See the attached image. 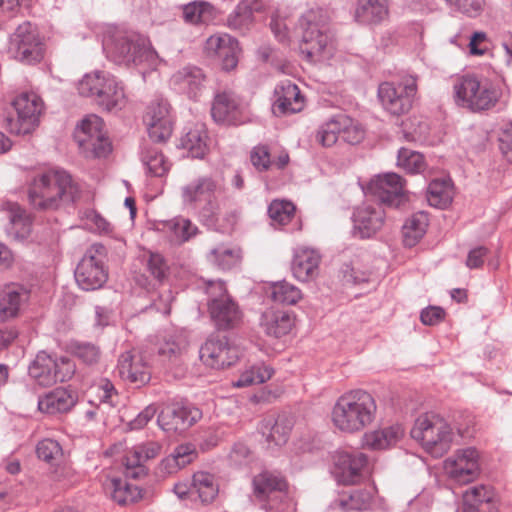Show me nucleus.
<instances>
[{"label": "nucleus", "mask_w": 512, "mask_h": 512, "mask_svg": "<svg viewBox=\"0 0 512 512\" xmlns=\"http://www.w3.org/2000/svg\"><path fill=\"white\" fill-rule=\"evenodd\" d=\"M103 50L108 60L116 65L135 68L145 76L156 70L161 59L149 38L135 30L111 27L104 34Z\"/></svg>", "instance_id": "1"}, {"label": "nucleus", "mask_w": 512, "mask_h": 512, "mask_svg": "<svg viewBox=\"0 0 512 512\" xmlns=\"http://www.w3.org/2000/svg\"><path fill=\"white\" fill-rule=\"evenodd\" d=\"M80 194L78 184L63 169H48L36 174L28 186L30 205L39 211H54L74 202Z\"/></svg>", "instance_id": "2"}, {"label": "nucleus", "mask_w": 512, "mask_h": 512, "mask_svg": "<svg viewBox=\"0 0 512 512\" xmlns=\"http://www.w3.org/2000/svg\"><path fill=\"white\" fill-rule=\"evenodd\" d=\"M377 405L373 396L362 389L343 394L332 410L334 425L344 432H358L370 425L376 416Z\"/></svg>", "instance_id": "3"}, {"label": "nucleus", "mask_w": 512, "mask_h": 512, "mask_svg": "<svg viewBox=\"0 0 512 512\" xmlns=\"http://www.w3.org/2000/svg\"><path fill=\"white\" fill-rule=\"evenodd\" d=\"M300 51L309 61L321 57L332 45L333 33L328 12L321 7L306 10L299 18Z\"/></svg>", "instance_id": "4"}, {"label": "nucleus", "mask_w": 512, "mask_h": 512, "mask_svg": "<svg viewBox=\"0 0 512 512\" xmlns=\"http://www.w3.org/2000/svg\"><path fill=\"white\" fill-rule=\"evenodd\" d=\"M221 185L210 175L199 176L181 187L182 204L186 209L198 211L205 220H214L219 213L218 195Z\"/></svg>", "instance_id": "5"}, {"label": "nucleus", "mask_w": 512, "mask_h": 512, "mask_svg": "<svg viewBox=\"0 0 512 512\" xmlns=\"http://www.w3.org/2000/svg\"><path fill=\"white\" fill-rule=\"evenodd\" d=\"M77 90L81 96L92 98L107 111L120 108L125 102L122 83L106 71L96 70L85 74L78 82Z\"/></svg>", "instance_id": "6"}, {"label": "nucleus", "mask_w": 512, "mask_h": 512, "mask_svg": "<svg viewBox=\"0 0 512 512\" xmlns=\"http://www.w3.org/2000/svg\"><path fill=\"white\" fill-rule=\"evenodd\" d=\"M410 433L435 458L442 457L450 449L453 439V430L449 423L435 413L419 416Z\"/></svg>", "instance_id": "7"}, {"label": "nucleus", "mask_w": 512, "mask_h": 512, "mask_svg": "<svg viewBox=\"0 0 512 512\" xmlns=\"http://www.w3.org/2000/svg\"><path fill=\"white\" fill-rule=\"evenodd\" d=\"M252 501L265 512H292L287 482L279 474L263 471L252 479Z\"/></svg>", "instance_id": "8"}, {"label": "nucleus", "mask_w": 512, "mask_h": 512, "mask_svg": "<svg viewBox=\"0 0 512 512\" xmlns=\"http://www.w3.org/2000/svg\"><path fill=\"white\" fill-rule=\"evenodd\" d=\"M453 91L455 103L472 112L490 109L499 96L498 91L488 79L469 73L456 79Z\"/></svg>", "instance_id": "9"}, {"label": "nucleus", "mask_w": 512, "mask_h": 512, "mask_svg": "<svg viewBox=\"0 0 512 512\" xmlns=\"http://www.w3.org/2000/svg\"><path fill=\"white\" fill-rule=\"evenodd\" d=\"M207 307L211 321L218 330H229L238 326L242 312L229 295L226 285L221 280L207 282Z\"/></svg>", "instance_id": "10"}, {"label": "nucleus", "mask_w": 512, "mask_h": 512, "mask_svg": "<svg viewBox=\"0 0 512 512\" xmlns=\"http://www.w3.org/2000/svg\"><path fill=\"white\" fill-rule=\"evenodd\" d=\"M108 250L101 243L92 244L77 264L74 277L77 285L84 291H95L108 280Z\"/></svg>", "instance_id": "11"}, {"label": "nucleus", "mask_w": 512, "mask_h": 512, "mask_svg": "<svg viewBox=\"0 0 512 512\" xmlns=\"http://www.w3.org/2000/svg\"><path fill=\"white\" fill-rule=\"evenodd\" d=\"M74 372L75 366L69 358L45 350L39 351L28 366L29 377L42 387L68 381Z\"/></svg>", "instance_id": "12"}, {"label": "nucleus", "mask_w": 512, "mask_h": 512, "mask_svg": "<svg viewBox=\"0 0 512 512\" xmlns=\"http://www.w3.org/2000/svg\"><path fill=\"white\" fill-rule=\"evenodd\" d=\"M103 128L102 118L94 114L77 125L74 140L86 158H102L111 152V143Z\"/></svg>", "instance_id": "13"}, {"label": "nucleus", "mask_w": 512, "mask_h": 512, "mask_svg": "<svg viewBox=\"0 0 512 512\" xmlns=\"http://www.w3.org/2000/svg\"><path fill=\"white\" fill-rule=\"evenodd\" d=\"M15 116L6 119V127L11 134L28 135L39 125V117L43 110L42 99L35 93L24 92L18 95L13 103Z\"/></svg>", "instance_id": "14"}, {"label": "nucleus", "mask_w": 512, "mask_h": 512, "mask_svg": "<svg viewBox=\"0 0 512 512\" xmlns=\"http://www.w3.org/2000/svg\"><path fill=\"white\" fill-rule=\"evenodd\" d=\"M417 93V82L413 76H406L400 82H383L378 87V98L383 108L394 116L410 111Z\"/></svg>", "instance_id": "15"}, {"label": "nucleus", "mask_w": 512, "mask_h": 512, "mask_svg": "<svg viewBox=\"0 0 512 512\" xmlns=\"http://www.w3.org/2000/svg\"><path fill=\"white\" fill-rule=\"evenodd\" d=\"M9 53L26 64L39 62L43 57V48L37 27L29 21L19 24L10 36Z\"/></svg>", "instance_id": "16"}, {"label": "nucleus", "mask_w": 512, "mask_h": 512, "mask_svg": "<svg viewBox=\"0 0 512 512\" xmlns=\"http://www.w3.org/2000/svg\"><path fill=\"white\" fill-rule=\"evenodd\" d=\"M202 417L199 408L186 400L173 401L165 405L157 416L159 427L166 432H183Z\"/></svg>", "instance_id": "17"}, {"label": "nucleus", "mask_w": 512, "mask_h": 512, "mask_svg": "<svg viewBox=\"0 0 512 512\" xmlns=\"http://www.w3.org/2000/svg\"><path fill=\"white\" fill-rule=\"evenodd\" d=\"M149 138L155 143L166 142L173 130L170 105L167 100L156 97L151 101L143 117Z\"/></svg>", "instance_id": "18"}, {"label": "nucleus", "mask_w": 512, "mask_h": 512, "mask_svg": "<svg viewBox=\"0 0 512 512\" xmlns=\"http://www.w3.org/2000/svg\"><path fill=\"white\" fill-rule=\"evenodd\" d=\"M199 356L206 366L223 369L236 363L239 351L226 336L211 335L200 347Z\"/></svg>", "instance_id": "19"}, {"label": "nucleus", "mask_w": 512, "mask_h": 512, "mask_svg": "<svg viewBox=\"0 0 512 512\" xmlns=\"http://www.w3.org/2000/svg\"><path fill=\"white\" fill-rule=\"evenodd\" d=\"M363 190L387 206L397 207L404 198L403 179L394 172L375 176Z\"/></svg>", "instance_id": "20"}, {"label": "nucleus", "mask_w": 512, "mask_h": 512, "mask_svg": "<svg viewBox=\"0 0 512 512\" xmlns=\"http://www.w3.org/2000/svg\"><path fill=\"white\" fill-rule=\"evenodd\" d=\"M206 82V75L201 68L187 65L173 73L169 85L177 94L196 101L206 89Z\"/></svg>", "instance_id": "21"}, {"label": "nucleus", "mask_w": 512, "mask_h": 512, "mask_svg": "<svg viewBox=\"0 0 512 512\" xmlns=\"http://www.w3.org/2000/svg\"><path fill=\"white\" fill-rule=\"evenodd\" d=\"M444 469L455 482L461 484L472 482L479 472L477 450L469 447L459 451L454 458L445 461Z\"/></svg>", "instance_id": "22"}, {"label": "nucleus", "mask_w": 512, "mask_h": 512, "mask_svg": "<svg viewBox=\"0 0 512 512\" xmlns=\"http://www.w3.org/2000/svg\"><path fill=\"white\" fill-rule=\"evenodd\" d=\"M351 219L353 235L361 239L370 238L382 228L385 212L379 204H363L354 209Z\"/></svg>", "instance_id": "23"}, {"label": "nucleus", "mask_w": 512, "mask_h": 512, "mask_svg": "<svg viewBox=\"0 0 512 512\" xmlns=\"http://www.w3.org/2000/svg\"><path fill=\"white\" fill-rule=\"evenodd\" d=\"M1 207L7 219L5 225L7 236L18 243L28 242L32 235L31 216L16 202H4Z\"/></svg>", "instance_id": "24"}, {"label": "nucleus", "mask_w": 512, "mask_h": 512, "mask_svg": "<svg viewBox=\"0 0 512 512\" xmlns=\"http://www.w3.org/2000/svg\"><path fill=\"white\" fill-rule=\"evenodd\" d=\"M303 107V96L295 83L283 80L275 86L272 98V112L275 116L294 114L300 112Z\"/></svg>", "instance_id": "25"}, {"label": "nucleus", "mask_w": 512, "mask_h": 512, "mask_svg": "<svg viewBox=\"0 0 512 512\" xmlns=\"http://www.w3.org/2000/svg\"><path fill=\"white\" fill-rule=\"evenodd\" d=\"M119 376L130 383L141 387L151 379L148 364L141 354L126 351L119 356L117 365Z\"/></svg>", "instance_id": "26"}, {"label": "nucleus", "mask_w": 512, "mask_h": 512, "mask_svg": "<svg viewBox=\"0 0 512 512\" xmlns=\"http://www.w3.org/2000/svg\"><path fill=\"white\" fill-rule=\"evenodd\" d=\"M368 458L364 453H341L336 462V476L339 482L352 485L360 482L366 472Z\"/></svg>", "instance_id": "27"}, {"label": "nucleus", "mask_w": 512, "mask_h": 512, "mask_svg": "<svg viewBox=\"0 0 512 512\" xmlns=\"http://www.w3.org/2000/svg\"><path fill=\"white\" fill-rule=\"evenodd\" d=\"M209 55L216 56L222 62V68L230 71L237 66L239 45L238 41L228 34L212 35L205 44Z\"/></svg>", "instance_id": "28"}, {"label": "nucleus", "mask_w": 512, "mask_h": 512, "mask_svg": "<svg viewBox=\"0 0 512 512\" xmlns=\"http://www.w3.org/2000/svg\"><path fill=\"white\" fill-rule=\"evenodd\" d=\"M259 325L266 335L281 338L290 333L295 325V318L288 310L270 307L262 312Z\"/></svg>", "instance_id": "29"}, {"label": "nucleus", "mask_w": 512, "mask_h": 512, "mask_svg": "<svg viewBox=\"0 0 512 512\" xmlns=\"http://www.w3.org/2000/svg\"><path fill=\"white\" fill-rule=\"evenodd\" d=\"M29 297V290L20 284L12 283L0 288V322L18 316Z\"/></svg>", "instance_id": "30"}, {"label": "nucleus", "mask_w": 512, "mask_h": 512, "mask_svg": "<svg viewBox=\"0 0 512 512\" xmlns=\"http://www.w3.org/2000/svg\"><path fill=\"white\" fill-rule=\"evenodd\" d=\"M462 512H498L493 491L485 485H475L463 492Z\"/></svg>", "instance_id": "31"}, {"label": "nucleus", "mask_w": 512, "mask_h": 512, "mask_svg": "<svg viewBox=\"0 0 512 512\" xmlns=\"http://www.w3.org/2000/svg\"><path fill=\"white\" fill-rule=\"evenodd\" d=\"M240 104L236 95L232 92L217 93L214 97L211 116L217 123L237 125L239 119Z\"/></svg>", "instance_id": "32"}, {"label": "nucleus", "mask_w": 512, "mask_h": 512, "mask_svg": "<svg viewBox=\"0 0 512 512\" xmlns=\"http://www.w3.org/2000/svg\"><path fill=\"white\" fill-rule=\"evenodd\" d=\"M182 19L189 25H208L214 23L220 10L212 3L205 0H194L180 6Z\"/></svg>", "instance_id": "33"}, {"label": "nucleus", "mask_w": 512, "mask_h": 512, "mask_svg": "<svg viewBox=\"0 0 512 512\" xmlns=\"http://www.w3.org/2000/svg\"><path fill=\"white\" fill-rule=\"evenodd\" d=\"M293 424L289 415L279 414L276 418H265L261 422L260 432L269 444L281 446L288 441Z\"/></svg>", "instance_id": "34"}, {"label": "nucleus", "mask_w": 512, "mask_h": 512, "mask_svg": "<svg viewBox=\"0 0 512 512\" xmlns=\"http://www.w3.org/2000/svg\"><path fill=\"white\" fill-rule=\"evenodd\" d=\"M390 0H357L355 20L364 25H379L389 17Z\"/></svg>", "instance_id": "35"}, {"label": "nucleus", "mask_w": 512, "mask_h": 512, "mask_svg": "<svg viewBox=\"0 0 512 512\" xmlns=\"http://www.w3.org/2000/svg\"><path fill=\"white\" fill-rule=\"evenodd\" d=\"M320 263V255L310 248H299L295 251L291 264L293 276L302 282L313 279Z\"/></svg>", "instance_id": "36"}, {"label": "nucleus", "mask_w": 512, "mask_h": 512, "mask_svg": "<svg viewBox=\"0 0 512 512\" xmlns=\"http://www.w3.org/2000/svg\"><path fill=\"white\" fill-rule=\"evenodd\" d=\"M76 404V395L66 388H56L38 399V408L47 414L66 413Z\"/></svg>", "instance_id": "37"}, {"label": "nucleus", "mask_w": 512, "mask_h": 512, "mask_svg": "<svg viewBox=\"0 0 512 512\" xmlns=\"http://www.w3.org/2000/svg\"><path fill=\"white\" fill-rule=\"evenodd\" d=\"M207 140L205 126L195 124L180 138V147L187 151L189 157L203 159L208 151Z\"/></svg>", "instance_id": "38"}, {"label": "nucleus", "mask_w": 512, "mask_h": 512, "mask_svg": "<svg viewBox=\"0 0 512 512\" xmlns=\"http://www.w3.org/2000/svg\"><path fill=\"white\" fill-rule=\"evenodd\" d=\"M347 123H350V116L342 112L327 118L317 130V142L323 147L333 146L342 136L343 127H346Z\"/></svg>", "instance_id": "39"}, {"label": "nucleus", "mask_w": 512, "mask_h": 512, "mask_svg": "<svg viewBox=\"0 0 512 512\" xmlns=\"http://www.w3.org/2000/svg\"><path fill=\"white\" fill-rule=\"evenodd\" d=\"M403 436V429L399 425H392L382 429L365 433L363 446L372 450H383L395 445Z\"/></svg>", "instance_id": "40"}, {"label": "nucleus", "mask_w": 512, "mask_h": 512, "mask_svg": "<svg viewBox=\"0 0 512 512\" xmlns=\"http://www.w3.org/2000/svg\"><path fill=\"white\" fill-rule=\"evenodd\" d=\"M194 501L199 500L202 504L212 503L219 493V484L211 473L198 471L193 474Z\"/></svg>", "instance_id": "41"}, {"label": "nucleus", "mask_w": 512, "mask_h": 512, "mask_svg": "<svg viewBox=\"0 0 512 512\" xmlns=\"http://www.w3.org/2000/svg\"><path fill=\"white\" fill-rule=\"evenodd\" d=\"M258 7L250 0L240 2L227 18V26L242 35L246 34L252 27L254 11Z\"/></svg>", "instance_id": "42"}, {"label": "nucleus", "mask_w": 512, "mask_h": 512, "mask_svg": "<svg viewBox=\"0 0 512 512\" xmlns=\"http://www.w3.org/2000/svg\"><path fill=\"white\" fill-rule=\"evenodd\" d=\"M429 219L427 213L419 211L406 219L402 227L403 243L406 247H414L425 235Z\"/></svg>", "instance_id": "43"}, {"label": "nucleus", "mask_w": 512, "mask_h": 512, "mask_svg": "<svg viewBox=\"0 0 512 512\" xmlns=\"http://www.w3.org/2000/svg\"><path fill=\"white\" fill-rule=\"evenodd\" d=\"M372 501L373 496L370 491L353 490L348 496L343 495L334 500L331 507L342 512L366 511L370 509Z\"/></svg>", "instance_id": "44"}, {"label": "nucleus", "mask_w": 512, "mask_h": 512, "mask_svg": "<svg viewBox=\"0 0 512 512\" xmlns=\"http://www.w3.org/2000/svg\"><path fill=\"white\" fill-rule=\"evenodd\" d=\"M140 157L146 173L150 176L163 177L170 169V164L162 152L154 146L143 144Z\"/></svg>", "instance_id": "45"}, {"label": "nucleus", "mask_w": 512, "mask_h": 512, "mask_svg": "<svg viewBox=\"0 0 512 512\" xmlns=\"http://www.w3.org/2000/svg\"><path fill=\"white\" fill-rule=\"evenodd\" d=\"M188 346V339L183 331L166 334L159 344L158 355L162 361H174Z\"/></svg>", "instance_id": "46"}, {"label": "nucleus", "mask_w": 512, "mask_h": 512, "mask_svg": "<svg viewBox=\"0 0 512 512\" xmlns=\"http://www.w3.org/2000/svg\"><path fill=\"white\" fill-rule=\"evenodd\" d=\"M169 240L174 245H180L189 241L198 232V228L189 219L177 217L164 225Z\"/></svg>", "instance_id": "47"}, {"label": "nucleus", "mask_w": 512, "mask_h": 512, "mask_svg": "<svg viewBox=\"0 0 512 512\" xmlns=\"http://www.w3.org/2000/svg\"><path fill=\"white\" fill-rule=\"evenodd\" d=\"M273 302L282 305H295L301 298V290L286 280L273 282L267 290Z\"/></svg>", "instance_id": "48"}, {"label": "nucleus", "mask_w": 512, "mask_h": 512, "mask_svg": "<svg viewBox=\"0 0 512 512\" xmlns=\"http://www.w3.org/2000/svg\"><path fill=\"white\" fill-rule=\"evenodd\" d=\"M427 201L429 205L444 209L452 202L450 183L444 179L432 180L427 188Z\"/></svg>", "instance_id": "49"}, {"label": "nucleus", "mask_w": 512, "mask_h": 512, "mask_svg": "<svg viewBox=\"0 0 512 512\" xmlns=\"http://www.w3.org/2000/svg\"><path fill=\"white\" fill-rule=\"evenodd\" d=\"M109 490L112 499L120 505L133 503L140 498L138 487L128 483L126 479H111Z\"/></svg>", "instance_id": "50"}, {"label": "nucleus", "mask_w": 512, "mask_h": 512, "mask_svg": "<svg viewBox=\"0 0 512 512\" xmlns=\"http://www.w3.org/2000/svg\"><path fill=\"white\" fill-rule=\"evenodd\" d=\"M274 373V370L264 363L252 365L249 369L243 371L239 378L234 382L235 387H248L255 384H262L268 381Z\"/></svg>", "instance_id": "51"}, {"label": "nucleus", "mask_w": 512, "mask_h": 512, "mask_svg": "<svg viewBox=\"0 0 512 512\" xmlns=\"http://www.w3.org/2000/svg\"><path fill=\"white\" fill-rule=\"evenodd\" d=\"M295 205L291 201L273 200L268 206V215L274 227H282L295 217Z\"/></svg>", "instance_id": "52"}, {"label": "nucleus", "mask_w": 512, "mask_h": 512, "mask_svg": "<svg viewBox=\"0 0 512 512\" xmlns=\"http://www.w3.org/2000/svg\"><path fill=\"white\" fill-rule=\"evenodd\" d=\"M208 260L221 270H230L239 262L240 251L220 245L209 252Z\"/></svg>", "instance_id": "53"}, {"label": "nucleus", "mask_w": 512, "mask_h": 512, "mask_svg": "<svg viewBox=\"0 0 512 512\" xmlns=\"http://www.w3.org/2000/svg\"><path fill=\"white\" fill-rule=\"evenodd\" d=\"M397 165L410 174L422 173L426 168L424 156L408 148L398 150Z\"/></svg>", "instance_id": "54"}, {"label": "nucleus", "mask_w": 512, "mask_h": 512, "mask_svg": "<svg viewBox=\"0 0 512 512\" xmlns=\"http://www.w3.org/2000/svg\"><path fill=\"white\" fill-rule=\"evenodd\" d=\"M70 350L82 363L89 366L97 364L101 356L100 348L92 342L72 341Z\"/></svg>", "instance_id": "55"}, {"label": "nucleus", "mask_w": 512, "mask_h": 512, "mask_svg": "<svg viewBox=\"0 0 512 512\" xmlns=\"http://www.w3.org/2000/svg\"><path fill=\"white\" fill-rule=\"evenodd\" d=\"M144 459L140 455L137 447H133L128 451L124 458L125 475L128 478L139 479L147 474L146 467L144 466Z\"/></svg>", "instance_id": "56"}, {"label": "nucleus", "mask_w": 512, "mask_h": 512, "mask_svg": "<svg viewBox=\"0 0 512 512\" xmlns=\"http://www.w3.org/2000/svg\"><path fill=\"white\" fill-rule=\"evenodd\" d=\"M36 454L39 459L53 464L62 457L63 451L56 440L43 439L37 444Z\"/></svg>", "instance_id": "57"}, {"label": "nucleus", "mask_w": 512, "mask_h": 512, "mask_svg": "<svg viewBox=\"0 0 512 512\" xmlns=\"http://www.w3.org/2000/svg\"><path fill=\"white\" fill-rule=\"evenodd\" d=\"M84 225L93 232L108 234L111 232V224L94 209H86L81 212Z\"/></svg>", "instance_id": "58"}, {"label": "nucleus", "mask_w": 512, "mask_h": 512, "mask_svg": "<svg viewBox=\"0 0 512 512\" xmlns=\"http://www.w3.org/2000/svg\"><path fill=\"white\" fill-rule=\"evenodd\" d=\"M454 10L470 18H476L484 10L485 0H445Z\"/></svg>", "instance_id": "59"}, {"label": "nucleus", "mask_w": 512, "mask_h": 512, "mask_svg": "<svg viewBox=\"0 0 512 512\" xmlns=\"http://www.w3.org/2000/svg\"><path fill=\"white\" fill-rule=\"evenodd\" d=\"M174 300V296L171 290H164L157 295L156 298H152V302L149 306H146L143 311H156L163 315H169L171 310V303Z\"/></svg>", "instance_id": "60"}, {"label": "nucleus", "mask_w": 512, "mask_h": 512, "mask_svg": "<svg viewBox=\"0 0 512 512\" xmlns=\"http://www.w3.org/2000/svg\"><path fill=\"white\" fill-rule=\"evenodd\" d=\"M250 160L252 165L259 172L268 170L272 165L269 149L265 145L254 147L250 154Z\"/></svg>", "instance_id": "61"}, {"label": "nucleus", "mask_w": 512, "mask_h": 512, "mask_svg": "<svg viewBox=\"0 0 512 512\" xmlns=\"http://www.w3.org/2000/svg\"><path fill=\"white\" fill-rule=\"evenodd\" d=\"M98 399L99 406L98 409H103L104 407L113 408L116 406V399L118 397L117 392L113 386V384L105 380L99 386Z\"/></svg>", "instance_id": "62"}, {"label": "nucleus", "mask_w": 512, "mask_h": 512, "mask_svg": "<svg viewBox=\"0 0 512 512\" xmlns=\"http://www.w3.org/2000/svg\"><path fill=\"white\" fill-rule=\"evenodd\" d=\"M147 269L155 279L161 281L166 276L168 266L161 254L151 253L147 261Z\"/></svg>", "instance_id": "63"}, {"label": "nucleus", "mask_w": 512, "mask_h": 512, "mask_svg": "<svg viewBox=\"0 0 512 512\" xmlns=\"http://www.w3.org/2000/svg\"><path fill=\"white\" fill-rule=\"evenodd\" d=\"M498 140L501 153L512 163V121L501 129Z\"/></svg>", "instance_id": "64"}]
</instances>
